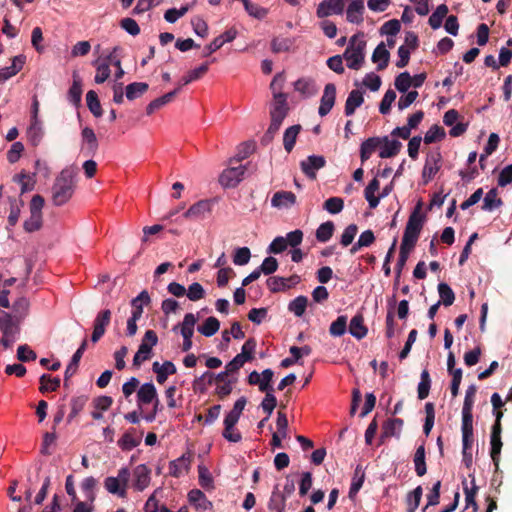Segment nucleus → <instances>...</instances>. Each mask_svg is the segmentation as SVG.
Returning <instances> with one entry per match:
<instances>
[{
  "instance_id": "obj_1",
  "label": "nucleus",
  "mask_w": 512,
  "mask_h": 512,
  "mask_svg": "<svg viewBox=\"0 0 512 512\" xmlns=\"http://www.w3.org/2000/svg\"><path fill=\"white\" fill-rule=\"evenodd\" d=\"M77 168L70 166L57 176L52 187V200L56 206L66 204L72 197L76 186Z\"/></svg>"
},
{
  "instance_id": "obj_2",
  "label": "nucleus",
  "mask_w": 512,
  "mask_h": 512,
  "mask_svg": "<svg viewBox=\"0 0 512 512\" xmlns=\"http://www.w3.org/2000/svg\"><path fill=\"white\" fill-rule=\"evenodd\" d=\"M366 41L363 34L354 35L351 37L349 44L343 53V58L346 61L347 67L354 70H359L365 59Z\"/></svg>"
},
{
  "instance_id": "obj_3",
  "label": "nucleus",
  "mask_w": 512,
  "mask_h": 512,
  "mask_svg": "<svg viewBox=\"0 0 512 512\" xmlns=\"http://www.w3.org/2000/svg\"><path fill=\"white\" fill-rule=\"evenodd\" d=\"M424 217L420 213V208H416L409 216L408 222L405 227L401 246L413 249L421 229L423 227Z\"/></svg>"
},
{
  "instance_id": "obj_4",
  "label": "nucleus",
  "mask_w": 512,
  "mask_h": 512,
  "mask_svg": "<svg viewBox=\"0 0 512 512\" xmlns=\"http://www.w3.org/2000/svg\"><path fill=\"white\" fill-rule=\"evenodd\" d=\"M287 95L277 94L273 99L270 108L271 123L267 130L268 134L274 135L281 127L288 113Z\"/></svg>"
},
{
  "instance_id": "obj_5",
  "label": "nucleus",
  "mask_w": 512,
  "mask_h": 512,
  "mask_svg": "<svg viewBox=\"0 0 512 512\" xmlns=\"http://www.w3.org/2000/svg\"><path fill=\"white\" fill-rule=\"evenodd\" d=\"M130 479L131 472L129 468L122 467L118 470L117 476H109L104 480V487L110 494L124 498Z\"/></svg>"
},
{
  "instance_id": "obj_6",
  "label": "nucleus",
  "mask_w": 512,
  "mask_h": 512,
  "mask_svg": "<svg viewBox=\"0 0 512 512\" xmlns=\"http://www.w3.org/2000/svg\"><path fill=\"white\" fill-rule=\"evenodd\" d=\"M44 206V199L40 195H34L30 202V216L25 220L23 227L26 232H35L42 227L43 217L42 209Z\"/></svg>"
},
{
  "instance_id": "obj_7",
  "label": "nucleus",
  "mask_w": 512,
  "mask_h": 512,
  "mask_svg": "<svg viewBox=\"0 0 512 512\" xmlns=\"http://www.w3.org/2000/svg\"><path fill=\"white\" fill-rule=\"evenodd\" d=\"M197 317L193 313H187L183 321L173 328L174 331L180 330L183 337L182 351L187 352L192 348V337L194 335V328L197 323Z\"/></svg>"
},
{
  "instance_id": "obj_8",
  "label": "nucleus",
  "mask_w": 512,
  "mask_h": 512,
  "mask_svg": "<svg viewBox=\"0 0 512 512\" xmlns=\"http://www.w3.org/2000/svg\"><path fill=\"white\" fill-rule=\"evenodd\" d=\"M442 165V155L439 150H432L427 153L425 164L422 170L424 184L429 183L438 173Z\"/></svg>"
},
{
  "instance_id": "obj_9",
  "label": "nucleus",
  "mask_w": 512,
  "mask_h": 512,
  "mask_svg": "<svg viewBox=\"0 0 512 512\" xmlns=\"http://www.w3.org/2000/svg\"><path fill=\"white\" fill-rule=\"evenodd\" d=\"M246 171L245 165L230 166L220 174L219 183L224 188H234L244 179Z\"/></svg>"
},
{
  "instance_id": "obj_10",
  "label": "nucleus",
  "mask_w": 512,
  "mask_h": 512,
  "mask_svg": "<svg viewBox=\"0 0 512 512\" xmlns=\"http://www.w3.org/2000/svg\"><path fill=\"white\" fill-rule=\"evenodd\" d=\"M131 476V486L134 490L141 492L150 485L151 469L145 464H139L133 469Z\"/></svg>"
},
{
  "instance_id": "obj_11",
  "label": "nucleus",
  "mask_w": 512,
  "mask_h": 512,
  "mask_svg": "<svg viewBox=\"0 0 512 512\" xmlns=\"http://www.w3.org/2000/svg\"><path fill=\"white\" fill-rule=\"evenodd\" d=\"M111 321V311L109 309H105L100 311L93 322V332L91 335V341L93 343L98 342L101 337L105 334L107 326Z\"/></svg>"
},
{
  "instance_id": "obj_12",
  "label": "nucleus",
  "mask_w": 512,
  "mask_h": 512,
  "mask_svg": "<svg viewBox=\"0 0 512 512\" xmlns=\"http://www.w3.org/2000/svg\"><path fill=\"white\" fill-rule=\"evenodd\" d=\"M344 7V0H322L317 6L316 15L319 18L339 15L343 13Z\"/></svg>"
},
{
  "instance_id": "obj_13",
  "label": "nucleus",
  "mask_w": 512,
  "mask_h": 512,
  "mask_svg": "<svg viewBox=\"0 0 512 512\" xmlns=\"http://www.w3.org/2000/svg\"><path fill=\"white\" fill-rule=\"evenodd\" d=\"M211 212V202L200 200L189 207L183 217L189 220H202Z\"/></svg>"
},
{
  "instance_id": "obj_14",
  "label": "nucleus",
  "mask_w": 512,
  "mask_h": 512,
  "mask_svg": "<svg viewBox=\"0 0 512 512\" xmlns=\"http://www.w3.org/2000/svg\"><path fill=\"white\" fill-rule=\"evenodd\" d=\"M237 37V30L230 28L220 36L216 37L209 45L204 47L203 56L207 57L220 49L225 43L232 42Z\"/></svg>"
},
{
  "instance_id": "obj_15",
  "label": "nucleus",
  "mask_w": 512,
  "mask_h": 512,
  "mask_svg": "<svg viewBox=\"0 0 512 512\" xmlns=\"http://www.w3.org/2000/svg\"><path fill=\"white\" fill-rule=\"evenodd\" d=\"M336 99V87L332 83L326 84L323 95L320 100V106L318 113L320 116H326L335 104Z\"/></svg>"
},
{
  "instance_id": "obj_16",
  "label": "nucleus",
  "mask_w": 512,
  "mask_h": 512,
  "mask_svg": "<svg viewBox=\"0 0 512 512\" xmlns=\"http://www.w3.org/2000/svg\"><path fill=\"white\" fill-rule=\"evenodd\" d=\"M325 158L320 155H311L301 161V169L303 173L311 179L316 177V172L325 166Z\"/></svg>"
},
{
  "instance_id": "obj_17",
  "label": "nucleus",
  "mask_w": 512,
  "mask_h": 512,
  "mask_svg": "<svg viewBox=\"0 0 512 512\" xmlns=\"http://www.w3.org/2000/svg\"><path fill=\"white\" fill-rule=\"evenodd\" d=\"M110 61H112V53H109L104 58L100 57L93 62V65L96 68V74L94 77L95 83L102 84L110 77Z\"/></svg>"
},
{
  "instance_id": "obj_18",
  "label": "nucleus",
  "mask_w": 512,
  "mask_h": 512,
  "mask_svg": "<svg viewBox=\"0 0 512 512\" xmlns=\"http://www.w3.org/2000/svg\"><path fill=\"white\" fill-rule=\"evenodd\" d=\"M82 146L81 149L87 155H95L98 150V139L95 132L90 127H84L81 131Z\"/></svg>"
},
{
  "instance_id": "obj_19",
  "label": "nucleus",
  "mask_w": 512,
  "mask_h": 512,
  "mask_svg": "<svg viewBox=\"0 0 512 512\" xmlns=\"http://www.w3.org/2000/svg\"><path fill=\"white\" fill-rule=\"evenodd\" d=\"M158 397L156 387L153 383L142 384L137 391V404L141 409L143 405L150 404Z\"/></svg>"
},
{
  "instance_id": "obj_20",
  "label": "nucleus",
  "mask_w": 512,
  "mask_h": 512,
  "mask_svg": "<svg viewBox=\"0 0 512 512\" xmlns=\"http://www.w3.org/2000/svg\"><path fill=\"white\" fill-rule=\"evenodd\" d=\"M296 203V196L290 191H278L271 198V205L277 209H289Z\"/></svg>"
},
{
  "instance_id": "obj_21",
  "label": "nucleus",
  "mask_w": 512,
  "mask_h": 512,
  "mask_svg": "<svg viewBox=\"0 0 512 512\" xmlns=\"http://www.w3.org/2000/svg\"><path fill=\"white\" fill-rule=\"evenodd\" d=\"M189 503L199 512H206L212 508V503L199 489H193L188 493Z\"/></svg>"
},
{
  "instance_id": "obj_22",
  "label": "nucleus",
  "mask_w": 512,
  "mask_h": 512,
  "mask_svg": "<svg viewBox=\"0 0 512 512\" xmlns=\"http://www.w3.org/2000/svg\"><path fill=\"white\" fill-rule=\"evenodd\" d=\"M293 86L294 90L305 98L314 96L318 91L315 81L310 77L299 78L294 82Z\"/></svg>"
},
{
  "instance_id": "obj_23",
  "label": "nucleus",
  "mask_w": 512,
  "mask_h": 512,
  "mask_svg": "<svg viewBox=\"0 0 512 512\" xmlns=\"http://www.w3.org/2000/svg\"><path fill=\"white\" fill-rule=\"evenodd\" d=\"M364 10L363 0H352L346 10L347 21L353 24L362 23Z\"/></svg>"
},
{
  "instance_id": "obj_24",
  "label": "nucleus",
  "mask_w": 512,
  "mask_h": 512,
  "mask_svg": "<svg viewBox=\"0 0 512 512\" xmlns=\"http://www.w3.org/2000/svg\"><path fill=\"white\" fill-rule=\"evenodd\" d=\"M21 321V317L12 316L6 312L0 315V330L3 334L17 335L18 324Z\"/></svg>"
},
{
  "instance_id": "obj_25",
  "label": "nucleus",
  "mask_w": 512,
  "mask_h": 512,
  "mask_svg": "<svg viewBox=\"0 0 512 512\" xmlns=\"http://www.w3.org/2000/svg\"><path fill=\"white\" fill-rule=\"evenodd\" d=\"M381 139L382 143L379 146V156L381 158H390L398 154L402 147L400 141L395 139H389L388 137H383Z\"/></svg>"
},
{
  "instance_id": "obj_26",
  "label": "nucleus",
  "mask_w": 512,
  "mask_h": 512,
  "mask_svg": "<svg viewBox=\"0 0 512 512\" xmlns=\"http://www.w3.org/2000/svg\"><path fill=\"white\" fill-rule=\"evenodd\" d=\"M153 371L156 373L158 383L163 384L169 375L176 373V366L171 361H165L160 364L159 362L153 363Z\"/></svg>"
},
{
  "instance_id": "obj_27",
  "label": "nucleus",
  "mask_w": 512,
  "mask_h": 512,
  "mask_svg": "<svg viewBox=\"0 0 512 512\" xmlns=\"http://www.w3.org/2000/svg\"><path fill=\"white\" fill-rule=\"evenodd\" d=\"M44 136V129L40 120H31V123L27 129L28 141L33 146H38Z\"/></svg>"
},
{
  "instance_id": "obj_28",
  "label": "nucleus",
  "mask_w": 512,
  "mask_h": 512,
  "mask_svg": "<svg viewBox=\"0 0 512 512\" xmlns=\"http://www.w3.org/2000/svg\"><path fill=\"white\" fill-rule=\"evenodd\" d=\"M364 102L363 94L359 90H352L345 103V114L351 116L355 110L360 107Z\"/></svg>"
},
{
  "instance_id": "obj_29",
  "label": "nucleus",
  "mask_w": 512,
  "mask_h": 512,
  "mask_svg": "<svg viewBox=\"0 0 512 512\" xmlns=\"http://www.w3.org/2000/svg\"><path fill=\"white\" fill-rule=\"evenodd\" d=\"M389 51L386 49V45L381 42L374 50L372 54V61L377 64L378 70H382L387 67L389 62Z\"/></svg>"
},
{
  "instance_id": "obj_30",
  "label": "nucleus",
  "mask_w": 512,
  "mask_h": 512,
  "mask_svg": "<svg viewBox=\"0 0 512 512\" xmlns=\"http://www.w3.org/2000/svg\"><path fill=\"white\" fill-rule=\"evenodd\" d=\"M23 64V57L15 56L10 66L0 69V82H4L12 76L16 75L22 69Z\"/></svg>"
},
{
  "instance_id": "obj_31",
  "label": "nucleus",
  "mask_w": 512,
  "mask_h": 512,
  "mask_svg": "<svg viewBox=\"0 0 512 512\" xmlns=\"http://www.w3.org/2000/svg\"><path fill=\"white\" fill-rule=\"evenodd\" d=\"M381 143H382V139L379 137H372V138L365 140L361 144V149H360V157H361L362 162L368 160L370 158V156L372 155V153L377 148H379Z\"/></svg>"
},
{
  "instance_id": "obj_32",
  "label": "nucleus",
  "mask_w": 512,
  "mask_h": 512,
  "mask_svg": "<svg viewBox=\"0 0 512 512\" xmlns=\"http://www.w3.org/2000/svg\"><path fill=\"white\" fill-rule=\"evenodd\" d=\"M177 93H178V90H173L159 98L154 99L147 105L146 113L148 115L153 114L156 110H158V109L162 108L163 106H165L166 104L170 103Z\"/></svg>"
},
{
  "instance_id": "obj_33",
  "label": "nucleus",
  "mask_w": 512,
  "mask_h": 512,
  "mask_svg": "<svg viewBox=\"0 0 512 512\" xmlns=\"http://www.w3.org/2000/svg\"><path fill=\"white\" fill-rule=\"evenodd\" d=\"M379 181L377 178L372 179L365 189V198L370 208H376L380 202V197L375 193L379 190Z\"/></svg>"
},
{
  "instance_id": "obj_34",
  "label": "nucleus",
  "mask_w": 512,
  "mask_h": 512,
  "mask_svg": "<svg viewBox=\"0 0 512 512\" xmlns=\"http://www.w3.org/2000/svg\"><path fill=\"white\" fill-rule=\"evenodd\" d=\"M349 332L357 339H362L367 335V328L364 326V320L361 315H356L351 319Z\"/></svg>"
},
{
  "instance_id": "obj_35",
  "label": "nucleus",
  "mask_w": 512,
  "mask_h": 512,
  "mask_svg": "<svg viewBox=\"0 0 512 512\" xmlns=\"http://www.w3.org/2000/svg\"><path fill=\"white\" fill-rule=\"evenodd\" d=\"M189 465V458L183 455L170 463V474L174 477H180L181 475L188 471Z\"/></svg>"
},
{
  "instance_id": "obj_36",
  "label": "nucleus",
  "mask_w": 512,
  "mask_h": 512,
  "mask_svg": "<svg viewBox=\"0 0 512 512\" xmlns=\"http://www.w3.org/2000/svg\"><path fill=\"white\" fill-rule=\"evenodd\" d=\"M86 346H87V341L84 340L82 342V344L80 345V347L77 349V351L74 353V355L72 356V359L69 363V365L67 366L66 368V371H65V380H67L69 377H71L72 375L75 374L77 368H78V364L80 362V359L86 349Z\"/></svg>"
},
{
  "instance_id": "obj_37",
  "label": "nucleus",
  "mask_w": 512,
  "mask_h": 512,
  "mask_svg": "<svg viewBox=\"0 0 512 512\" xmlns=\"http://www.w3.org/2000/svg\"><path fill=\"white\" fill-rule=\"evenodd\" d=\"M301 130L300 125H293L285 130L284 136H283V145L287 152H291L295 142L296 138Z\"/></svg>"
},
{
  "instance_id": "obj_38",
  "label": "nucleus",
  "mask_w": 512,
  "mask_h": 512,
  "mask_svg": "<svg viewBox=\"0 0 512 512\" xmlns=\"http://www.w3.org/2000/svg\"><path fill=\"white\" fill-rule=\"evenodd\" d=\"M402 427H403V420L398 419V418L389 419L383 425V436L398 437L401 433Z\"/></svg>"
},
{
  "instance_id": "obj_39",
  "label": "nucleus",
  "mask_w": 512,
  "mask_h": 512,
  "mask_svg": "<svg viewBox=\"0 0 512 512\" xmlns=\"http://www.w3.org/2000/svg\"><path fill=\"white\" fill-rule=\"evenodd\" d=\"M9 215H8V223L11 226H15L19 220L21 209L24 206V202L21 199L12 198L9 201Z\"/></svg>"
},
{
  "instance_id": "obj_40",
  "label": "nucleus",
  "mask_w": 512,
  "mask_h": 512,
  "mask_svg": "<svg viewBox=\"0 0 512 512\" xmlns=\"http://www.w3.org/2000/svg\"><path fill=\"white\" fill-rule=\"evenodd\" d=\"M150 303V296L147 291L143 290L136 298L131 301V305L133 307L131 315H136L137 317H142L143 314V306L148 305Z\"/></svg>"
},
{
  "instance_id": "obj_41",
  "label": "nucleus",
  "mask_w": 512,
  "mask_h": 512,
  "mask_svg": "<svg viewBox=\"0 0 512 512\" xmlns=\"http://www.w3.org/2000/svg\"><path fill=\"white\" fill-rule=\"evenodd\" d=\"M148 84L144 82H134L126 86L125 96L128 100H134L143 95L148 90Z\"/></svg>"
},
{
  "instance_id": "obj_42",
  "label": "nucleus",
  "mask_w": 512,
  "mask_h": 512,
  "mask_svg": "<svg viewBox=\"0 0 512 512\" xmlns=\"http://www.w3.org/2000/svg\"><path fill=\"white\" fill-rule=\"evenodd\" d=\"M220 328V322L215 317H208L202 325L198 327V331L206 336L211 337L217 333Z\"/></svg>"
},
{
  "instance_id": "obj_43",
  "label": "nucleus",
  "mask_w": 512,
  "mask_h": 512,
  "mask_svg": "<svg viewBox=\"0 0 512 512\" xmlns=\"http://www.w3.org/2000/svg\"><path fill=\"white\" fill-rule=\"evenodd\" d=\"M97 485V480L94 477H87L81 482V490L84 494V497L89 502H94L96 498L95 487Z\"/></svg>"
},
{
  "instance_id": "obj_44",
  "label": "nucleus",
  "mask_w": 512,
  "mask_h": 512,
  "mask_svg": "<svg viewBox=\"0 0 512 512\" xmlns=\"http://www.w3.org/2000/svg\"><path fill=\"white\" fill-rule=\"evenodd\" d=\"M414 465H415V472L418 476H423L426 471V462H425V448L424 445H420L414 454Z\"/></svg>"
},
{
  "instance_id": "obj_45",
  "label": "nucleus",
  "mask_w": 512,
  "mask_h": 512,
  "mask_svg": "<svg viewBox=\"0 0 512 512\" xmlns=\"http://www.w3.org/2000/svg\"><path fill=\"white\" fill-rule=\"evenodd\" d=\"M308 298L306 296H298L293 299L289 305L288 310L297 317H301L306 310Z\"/></svg>"
},
{
  "instance_id": "obj_46",
  "label": "nucleus",
  "mask_w": 512,
  "mask_h": 512,
  "mask_svg": "<svg viewBox=\"0 0 512 512\" xmlns=\"http://www.w3.org/2000/svg\"><path fill=\"white\" fill-rule=\"evenodd\" d=\"M448 13V7L445 4L439 5L429 17V25L433 29H438L442 25L443 19Z\"/></svg>"
},
{
  "instance_id": "obj_47",
  "label": "nucleus",
  "mask_w": 512,
  "mask_h": 512,
  "mask_svg": "<svg viewBox=\"0 0 512 512\" xmlns=\"http://www.w3.org/2000/svg\"><path fill=\"white\" fill-rule=\"evenodd\" d=\"M438 293L440 296V302L444 306H450L453 304L455 300V294L453 290L450 288V286L446 283H439L438 284Z\"/></svg>"
},
{
  "instance_id": "obj_48",
  "label": "nucleus",
  "mask_w": 512,
  "mask_h": 512,
  "mask_svg": "<svg viewBox=\"0 0 512 512\" xmlns=\"http://www.w3.org/2000/svg\"><path fill=\"white\" fill-rule=\"evenodd\" d=\"M86 102L89 110L95 117H100L102 115L101 104L95 91L90 90L87 92Z\"/></svg>"
},
{
  "instance_id": "obj_49",
  "label": "nucleus",
  "mask_w": 512,
  "mask_h": 512,
  "mask_svg": "<svg viewBox=\"0 0 512 512\" xmlns=\"http://www.w3.org/2000/svg\"><path fill=\"white\" fill-rule=\"evenodd\" d=\"M285 502V497L279 491H273L268 502V508L273 512H283Z\"/></svg>"
},
{
  "instance_id": "obj_50",
  "label": "nucleus",
  "mask_w": 512,
  "mask_h": 512,
  "mask_svg": "<svg viewBox=\"0 0 512 512\" xmlns=\"http://www.w3.org/2000/svg\"><path fill=\"white\" fill-rule=\"evenodd\" d=\"M431 387V379L427 370H423L418 384V398L423 400L428 397Z\"/></svg>"
},
{
  "instance_id": "obj_51",
  "label": "nucleus",
  "mask_w": 512,
  "mask_h": 512,
  "mask_svg": "<svg viewBox=\"0 0 512 512\" xmlns=\"http://www.w3.org/2000/svg\"><path fill=\"white\" fill-rule=\"evenodd\" d=\"M334 232V224L331 221L322 223L316 230V239L319 242H327L330 240Z\"/></svg>"
},
{
  "instance_id": "obj_52",
  "label": "nucleus",
  "mask_w": 512,
  "mask_h": 512,
  "mask_svg": "<svg viewBox=\"0 0 512 512\" xmlns=\"http://www.w3.org/2000/svg\"><path fill=\"white\" fill-rule=\"evenodd\" d=\"M347 329V317L341 315L333 321L329 328V333L334 337H340L345 334Z\"/></svg>"
},
{
  "instance_id": "obj_53",
  "label": "nucleus",
  "mask_w": 512,
  "mask_h": 512,
  "mask_svg": "<svg viewBox=\"0 0 512 512\" xmlns=\"http://www.w3.org/2000/svg\"><path fill=\"white\" fill-rule=\"evenodd\" d=\"M192 7L193 4H186L179 9H168L164 14V19L169 23H175L179 18L184 16Z\"/></svg>"
},
{
  "instance_id": "obj_54",
  "label": "nucleus",
  "mask_w": 512,
  "mask_h": 512,
  "mask_svg": "<svg viewBox=\"0 0 512 512\" xmlns=\"http://www.w3.org/2000/svg\"><path fill=\"white\" fill-rule=\"evenodd\" d=\"M364 471L358 466L355 469L354 476L352 479V483L349 490V497L352 498L356 496V494L361 489L363 482H364Z\"/></svg>"
},
{
  "instance_id": "obj_55",
  "label": "nucleus",
  "mask_w": 512,
  "mask_h": 512,
  "mask_svg": "<svg viewBox=\"0 0 512 512\" xmlns=\"http://www.w3.org/2000/svg\"><path fill=\"white\" fill-rule=\"evenodd\" d=\"M251 252L248 247L236 248L233 254V263L237 266H243L249 263Z\"/></svg>"
},
{
  "instance_id": "obj_56",
  "label": "nucleus",
  "mask_w": 512,
  "mask_h": 512,
  "mask_svg": "<svg viewBox=\"0 0 512 512\" xmlns=\"http://www.w3.org/2000/svg\"><path fill=\"white\" fill-rule=\"evenodd\" d=\"M40 384L41 392L55 391L60 386V379L57 377L52 378L50 375L44 374L40 377Z\"/></svg>"
},
{
  "instance_id": "obj_57",
  "label": "nucleus",
  "mask_w": 512,
  "mask_h": 512,
  "mask_svg": "<svg viewBox=\"0 0 512 512\" xmlns=\"http://www.w3.org/2000/svg\"><path fill=\"white\" fill-rule=\"evenodd\" d=\"M199 472V484L206 490H212L214 488L213 478L208 468L203 465L198 467Z\"/></svg>"
},
{
  "instance_id": "obj_58",
  "label": "nucleus",
  "mask_w": 512,
  "mask_h": 512,
  "mask_svg": "<svg viewBox=\"0 0 512 512\" xmlns=\"http://www.w3.org/2000/svg\"><path fill=\"white\" fill-rule=\"evenodd\" d=\"M323 208L330 214H338L344 208V201L340 197H331L324 202Z\"/></svg>"
},
{
  "instance_id": "obj_59",
  "label": "nucleus",
  "mask_w": 512,
  "mask_h": 512,
  "mask_svg": "<svg viewBox=\"0 0 512 512\" xmlns=\"http://www.w3.org/2000/svg\"><path fill=\"white\" fill-rule=\"evenodd\" d=\"M445 137V131L438 125L431 126L424 136V142L427 144L440 141Z\"/></svg>"
},
{
  "instance_id": "obj_60",
  "label": "nucleus",
  "mask_w": 512,
  "mask_h": 512,
  "mask_svg": "<svg viewBox=\"0 0 512 512\" xmlns=\"http://www.w3.org/2000/svg\"><path fill=\"white\" fill-rule=\"evenodd\" d=\"M501 205V200L497 197L495 189L490 190L484 197L482 209L492 211Z\"/></svg>"
},
{
  "instance_id": "obj_61",
  "label": "nucleus",
  "mask_w": 512,
  "mask_h": 512,
  "mask_svg": "<svg viewBox=\"0 0 512 512\" xmlns=\"http://www.w3.org/2000/svg\"><path fill=\"white\" fill-rule=\"evenodd\" d=\"M293 45V41L287 37H278L272 40L271 49L275 53L289 51Z\"/></svg>"
},
{
  "instance_id": "obj_62",
  "label": "nucleus",
  "mask_w": 512,
  "mask_h": 512,
  "mask_svg": "<svg viewBox=\"0 0 512 512\" xmlns=\"http://www.w3.org/2000/svg\"><path fill=\"white\" fill-rule=\"evenodd\" d=\"M152 348L147 346V344H140L137 352L133 358V365L139 367L143 362L148 360L151 357Z\"/></svg>"
},
{
  "instance_id": "obj_63",
  "label": "nucleus",
  "mask_w": 512,
  "mask_h": 512,
  "mask_svg": "<svg viewBox=\"0 0 512 512\" xmlns=\"http://www.w3.org/2000/svg\"><path fill=\"white\" fill-rule=\"evenodd\" d=\"M412 76L408 72L399 74L395 79V88L402 93H405L412 86Z\"/></svg>"
},
{
  "instance_id": "obj_64",
  "label": "nucleus",
  "mask_w": 512,
  "mask_h": 512,
  "mask_svg": "<svg viewBox=\"0 0 512 512\" xmlns=\"http://www.w3.org/2000/svg\"><path fill=\"white\" fill-rule=\"evenodd\" d=\"M140 443V439L135 437L134 434L130 431L126 432L122 438L118 441V445L123 450H132Z\"/></svg>"
}]
</instances>
